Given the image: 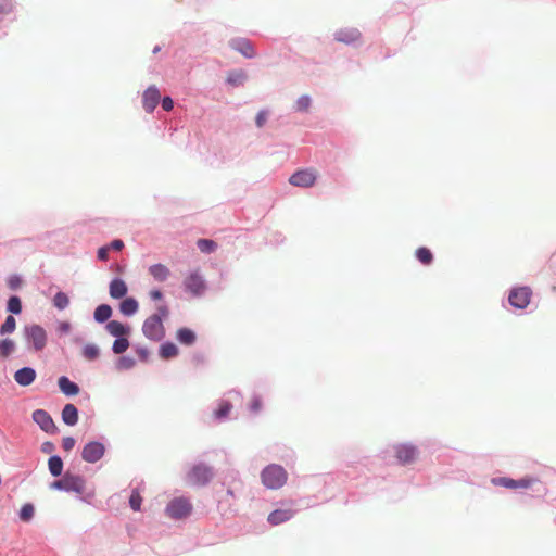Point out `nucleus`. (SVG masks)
Masks as SVG:
<instances>
[{
    "label": "nucleus",
    "mask_w": 556,
    "mask_h": 556,
    "mask_svg": "<svg viewBox=\"0 0 556 556\" xmlns=\"http://www.w3.org/2000/svg\"><path fill=\"white\" fill-rule=\"evenodd\" d=\"M58 384H59L60 390L65 395L74 396V395H77L79 393V387L75 382L71 381L65 376H62V377L59 378Z\"/></svg>",
    "instance_id": "nucleus-21"
},
{
    "label": "nucleus",
    "mask_w": 556,
    "mask_h": 556,
    "mask_svg": "<svg viewBox=\"0 0 556 556\" xmlns=\"http://www.w3.org/2000/svg\"><path fill=\"white\" fill-rule=\"evenodd\" d=\"M49 471L53 477H59L63 470V462L59 456H51L48 460Z\"/></svg>",
    "instance_id": "nucleus-28"
},
{
    "label": "nucleus",
    "mask_w": 556,
    "mask_h": 556,
    "mask_svg": "<svg viewBox=\"0 0 556 556\" xmlns=\"http://www.w3.org/2000/svg\"><path fill=\"white\" fill-rule=\"evenodd\" d=\"M53 304L59 309H64L70 304V299L64 292H58L53 298Z\"/></svg>",
    "instance_id": "nucleus-38"
},
{
    "label": "nucleus",
    "mask_w": 556,
    "mask_h": 556,
    "mask_svg": "<svg viewBox=\"0 0 556 556\" xmlns=\"http://www.w3.org/2000/svg\"><path fill=\"white\" fill-rule=\"evenodd\" d=\"M33 420L47 433H54L56 431L53 419L43 409H36L33 413Z\"/></svg>",
    "instance_id": "nucleus-12"
},
{
    "label": "nucleus",
    "mask_w": 556,
    "mask_h": 556,
    "mask_svg": "<svg viewBox=\"0 0 556 556\" xmlns=\"http://www.w3.org/2000/svg\"><path fill=\"white\" fill-rule=\"evenodd\" d=\"M59 329L60 331L62 332H68L70 329H71V325L68 323H62L60 326H59Z\"/></svg>",
    "instance_id": "nucleus-53"
},
{
    "label": "nucleus",
    "mask_w": 556,
    "mask_h": 556,
    "mask_svg": "<svg viewBox=\"0 0 556 556\" xmlns=\"http://www.w3.org/2000/svg\"><path fill=\"white\" fill-rule=\"evenodd\" d=\"M263 484L271 490L280 489L283 486L288 479V473L285 468L277 464H271L265 467L261 473Z\"/></svg>",
    "instance_id": "nucleus-1"
},
{
    "label": "nucleus",
    "mask_w": 556,
    "mask_h": 556,
    "mask_svg": "<svg viewBox=\"0 0 556 556\" xmlns=\"http://www.w3.org/2000/svg\"><path fill=\"white\" fill-rule=\"evenodd\" d=\"M418 450L413 444L401 443L394 446V455L401 465L413 464L418 458Z\"/></svg>",
    "instance_id": "nucleus-7"
},
{
    "label": "nucleus",
    "mask_w": 556,
    "mask_h": 556,
    "mask_svg": "<svg viewBox=\"0 0 556 556\" xmlns=\"http://www.w3.org/2000/svg\"><path fill=\"white\" fill-rule=\"evenodd\" d=\"M27 341L35 351H41L47 344V332L39 325H30L24 329Z\"/></svg>",
    "instance_id": "nucleus-5"
},
{
    "label": "nucleus",
    "mask_w": 556,
    "mask_h": 556,
    "mask_svg": "<svg viewBox=\"0 0 556 556\" xmlns=\"http://www.w3.org/2000/svg\"><path fill=\"white\" fill-rule=\"evenodd\" d=\"M294 515H295V510L292 507L279 508V509H275L274 511H271L268 515L267 521L271 526H278L280 523L289 521L290 519H292L294 517Z\"/></svg>",
    "instance_id": "nucleus-15"
},
{
    "label": "nucleus",
    "mask_w": 556,
    "mask_h": 556,
    "mask_svg": "<svg viewBox=\"0 0 556 556\" xmlns=\"http://www.w3.org/2000/svg\"><path fill=\"white\" fill-rule=\"evenodd\" d=\"M105 447L102 443L92 441L87 443L81 452V458L87 463H96L104 455Z\"/></svg>",
    "instance_id": "nucleus-10"
},
{
    "label": "nucleus",
    "mask_w": 556,
    "mask_h": 556,
    "mask_svg": "<svg viewBox=\"0 0 556 556\" xmlns=\"http://www.w3.org/2000/svg\"><path fill=\"white\" fill-rule=\"evenodd\" d=\"M197 245L203 253H212L217 249V243L211 239H199Z\"/></svg>",
    "instance_id": "nucleus-32"
},
{
    "label": "nucleus",
    "mask_w": 556,
    "mask_h": 556,
    "mask_svg": "<svg viewBox=\"0 0 556 556\" xmlns=\"http://www.w3.org/2000/svg\"><path fill=\"white\" fill-rule=\"evenodd\" d=\"M149 294H150V298L154 301H159L163 296V294L160 290H151Z\"/></svg>",
    "instance_id": "nucleus-50"
},
{
    "label": "nucleus",
    "mask_w": 556,
    "mask_h": 556,
    "mask_svg": "<svg viewBox=\"0 0 556 556\" xmlns=\"http://www.w3.org/2000/svg\"><path fill=\"white\" fill-rule=\"evenodd\" d=\"M213 472L210 467L205 465H195L188 472V482L192 485H205L212 479Z\"/></svg>",
    "instance_id": "nucleus-8"
},
{
    "label": "nucleus",
    "mask_w": 556,
    "mask_h": 556,
    "mask_svg": "<svg viewBox=\"0 0 556 556\" xmlns=\"http://www.w3.org/2000/svg\"><path fill=\"white\" fill-rule=\"evenodd\" d=\"M149 274L159 282H163L170 276V270L164 264H154L149 267Z\"/></svg>",
    "instance_id": "nucleus-19"
},
{
    "label": "nucleus",
    "mask_w": 556,
    "mask_h": 556,
    "mask_svg": "<svg viewBox=\"0 0 556 556\" xmlns=\"http://www.w3.org/2000/svg\"><path fill=\"white\" fill-rule=\"evenodd\" d=\"M534 482V479L532 478H522L519 480H514L510 478L502 477L497 479H493V483L496 485H501L507 489H528L530 488Z\"/></svg>",
    "instance_id": "nucleus-13"
},
{
    "label": "nucleus",
    "mask_w": 556,
    "mask_h": 556,
    "mask_svg": "<svg viewBox=\"0 0 556 556\" xmlns=\"http://www.w3.org/2000/svg\"><path fill=\"white\" fill-rule=\"evenodd\" d=\"M15 348V343L11 339H3L0 341V356L5 358L8 357Z\"/></svg>",
    "instance_id": "nucleus-34"
},
{
    "label": "nucleus",
    "mask_w": 556,
    "mask_h": 556,
    "mask_svg": "<svg viewBox=\"0 0 556 556\" xmlns=\"http://www.w3.org/2000/svg\"><path fill=\"white\" fill-rule=\"evenodd\" d=\"M141 503H142V497L140 495L139 490L138 489H134L131 491V494H130V497H129V505H130V507L135 511H138V510H140Z\"/></svg>",
    "instance_id": "nucleus-37"
},
{
    "label": "nucleus",
    "mask_w": 556,
    "mask_h": 556,
    "mask_svg": "<svg viewBox=\"0 0 556 556\" xmlns=\"http://www.w3.org/2000/svg\"><path fill=\"white\" fill-rule=\"evenodd\" d=\"M75 446V439L72 438V437H65L63 438L62 440V447L68 452L71 450H73V447Z\"/></svg>",
    "instance_id": "nucleus-44"
},
{
    "label": "nucleus",
    "mask_w": 556,
    "mask_h": 556,
    "mask_svg": "<svg viewBox=\"0 0 556 556\" xmlns=\"http://www.w3.org/2000/svg\"><path fill=\"white\" fill-rule=\"evenodd\" d=\"M160 99H161V93H160L159 89L156 87H154V86L149 87L143 92V96H142L143 109L148 113L153 112L154 109L156 108V105L159 104Z\"/></svg>",
    "instance_id": "nucleus-14"
},
{
    "label": "nucleus",
    "mask_w": 556,
    "mask_h": 556,
    "mask_svg": "<svg viewBox=\"0 0 556 556\" xmlns=\"http://www.w3.org/2000/svg\"><path fill=\"white\" fill-rule=\"evenodd\" d=\"M230 46L245 58L251 59L255 56L254 48L252 43L247 39H233L231 40Z\"/></svg>",
    "instance_id": "nucleus-18"
},
{
    "label": "nucleus",
    "mask_w": 556,
    "mask_h": 556,
    "mask_svg": "<svg viewBox=\"0 0 556 556\" xmlns=\"http://www.w3.org/2000/svg\"><path fill=\"white\" fill-rule=\"evenodd\" d=\"M106 331L114 337L121 338L129 332V329L121 321L111 320L105 326Z\"/></svg>",
    "instance_id": "nucleus-23"
},
{
    "label": "nucleus",
    "mask_w": 556,
    "mask_h": 556,
    "mask_svg": "<svg viewBox=\"0 0 556 556\" xmlns=\"http://www.w3.org/2000/svg\"><path fill=\"white\" fill-rule=\"evenodd\" d=\"M359 38L361 31L354 27L341 28L334 33V39L346 45L354 43Z\"/></svg>",
    "instance_id": "nucleus-16"
},
{
    "label": "nucleus",
    "mask_w": 556,
    "mask_h": 556,
    "mask_svg": "<svg viewBox=\"0 0 556 556\" xmlns=\"http://www.w3.org/2000/svg\"><path fill=\"white\" fill-rule=\"evenodd\" d=\"M110 250L113 249L115 251H121L124 248V242L121 239H115L109 245Z\"/></svg>",
    "instance_id": "nucleus-49"
},
{
    "label": "nucleus",
    "mask_w": 556,
    "mask_h": 556,
    "mask_svg": "<svg viewBox=\"0 0 556 556\" xmlns=\"http://www.w3.org/2000/svg\"><path fill=\"white\" fill-rule=\"evenodd\" d=\"M193 506L186 497L173 498L165 508V514L172 519H185L192 513Z\"/></svg>",
    "instance_id": "nucleus-3"
},
{
    "label": "nucleus",
    "mask_w": 556,
    "mask_h": 556,
    "mask_svg": "<svg viewBox=\"0 0 556 556\" xmlns=\"http://www.w3.org/2000/svg\"><path fill=\"white\" fill-rule=\"evenodd\" d=\"M13 0H0V14H9L13 11Z\"/></svg>",
    "instance_id": "nucleus-43"
},
{
    "label": "nucleus",
    "mask_w": 556,
    "mask_h": 556,
    "mask_svg": "<svg viewBox=\"0 0 556 556\" xmlns=\"http://www.w3.org/2000/svg\"><path fill=\"white\" fill-rule=\"evenodd\" d=\"M232 409V405L227 402V401H222L219 404H218V407L217 409L214 410V417L218 420L223 419V418H226L230 410Z\"/></svg>",
    "instance_id": "nucleus-31"
},
{
    "label": "nucleus",
    "mask_w": 556,
    "mask_h": 556,
    "mask_svg": "<svg viewBox=\"0 0 556 556\" xmlns=\"http://www.w3.org/2000/svg\"><path fill=\"white\" fill-rule=\"evenodd\" d=\"M52 446L53 445L51 443L47 442L43 444L42 451L48 453L52 450Z\"/></svg>",
    "instance_id": "nucleus-54"
},
{
    "label": "nucleus",
    "mask_w": 556,
    "mask_h": 556,
    "mask_svg": "<svg viewBox=\"0 0 556 556\" xmlns=\"http://www.w3.org/2000/svg\"><path fill=\"white\" fill-rule=\"evenodd\" d=\"M245 79L247 74L241 70L229 72L226 78L227 83L231 86H240Z\"/></svg>",
    "instance_id": "nucleus-27"
},
{
    "label": "nucleus",
    "mask_w": 556,
    "mask_h": 556,
    "mask_svg": "<svg viewBox=\"0 0 556 556\" xmlns=\"http://www.w3.org/2000/svg\"><path fill=\"white\" fill-rule=\"evenodd\" d=\"M8 311L13 314H20L22 311L21 300L17 296H11L8 301Z\"/></svg>",
    "instance_id": "nucleus-41"
},
{
    "label": "nucleus",
    "mask_w": 556,
    "mask_h": 556,
    "mask_svg": "<svg viewBox=\"0 0 556 556\" xmlns=\"http://www.w3.org/2000/svg\"><path fill=\"white\" fill-rule=\"evenodd\" d=\"M112 315V308L108 304H101L99 305L94 311V319L98 323H104Z\"/></svg>",
    "instance_id": "nucleus-26"
},
{
    "label": "nucleus",
    "mask_w": 556,
    "mask_h": 556,
    "mask_svg": "<svg viewBox=\"0 0 556 556\" xmlns=\"http://www.w3.org/2000/svg\"><path fill=\"white\" fill-rule=\"evenodd\" d=\"M109 252H110V247H108V245L101 247L98 250V258L101 261H106L109 258Z\"/></svg>",
    "instance_id": "nucleus-47"
},
{
    "label": "nucleus",
    "mask_w": 556,
    "mask_h": 556,
    "mask_svg": "<svg viewBox=\"0 0 556 556\" xmlns=\"http://www.w3.org/2000/svg\"><path fill=\"white\" fill-rule=\"evenodd\" d=\"M129 346V341L126 338H117L112 346V350L115 354L124 353Z\"/></svg>",
    "instance_id": "nucleus-39"
},
{
    "label": "nucleus",
    "mask_w": 556,
    "mask_h": 556,
    "mask_svg": "<svg viewBox=\"0 0 556 556\" xmlns=\"http://www.w3.org/2000/svg\"><path fill=\"white\" fill-rule=\"evenodd\" d=\"M415 255L417 260L424 265H429L433 261V255L431 251L425 247L418 248L415 252Z\"/></svg>",
    "instance_id": "nucleus-30"
},
{
    "label": "nucleus",
    "mask_w": 556,
    "mask_h": 556,
    "mask_svg": "<svg viewBox=\"0 0 556 556\" xmlns=\"http://www.w3.org/2000/svg\"><path fill=\"white\" fill-rule=\"evenodd\" d=\"M177 340L186 345H191L195 341V333L189 328H181L177 331Z\"/></svg>",
    "instance_id": "nucleus-25"
},
{
    "label": "nucleus",
    "mask_w": 556,
    "mask_h": 556,
    "mask_svg": "<svg viewBox=\"0 0 556 556\" xmlns=\"http://www.w3.org/2000/svg\"><path fill=\"white\" fill-rule=\"evenodd\" d=\"M177 355H178V348L174 343L166 342L161 345L160 356L162 358L168 359V358L175 357Z\"/></svg>",
    "instance_id": "nucleus-29"
},
{
    "label": "nucleus",
    "mask_w": 556,
    "mask_h": 556,
    "mask_svg": "<svg viewBox=\"0 0 556 556\" xmlns=\"http://www.w3.org/2000/svg\"><path fill=\"white\" fill-rule=\"evenodd\" d=\"M184 286L193 295H201L205 290V282L198 271L189 274L185 278Z\"/></svg>",
    "instance_id": "nucleus-11"
},
{
    "label": "nucleus",
    "mask_w": 556,
    "mask_h": 556,
    "mask_svg": "<svg viewBox=\"0 0 556 556\" xmlns=\"http://www.w3.org/2000/svg\"><path fill=\"white\" fill-rule=\"evenodd\" d=\"M143 334L154 341H160L164 337V326L160 315L148 317L142 326Z\"/></svg>",
    "instance_id": "nucleus-4"
},
{
    "label": "nucleus",
    "mask_w": 556,
    "mask_h": 556,
    "mask_svg": "<svg viewBox=\"0 0 556 556\" xmlns=\"http://www.w3.org/2000/svg\"><path fill=\"white\" fill-rule=\"evenodd\" d=\"M267 121V112L260 111L256 115L255 123L257 127H263Z\"/></svg>",
    "instance_id": "nucleus-45"
},
{
    "label": "nucleus",
    "mask_w": 556,
    "mask_h": 556,
    "mask_svg": "<svg viewBox=\"0 0 556 556\" xmlns=\"http://www.w3.org/2000/svg\"><path fill=\"white\" fill-rule=\"evenodd\" d=\"M9 285H10L11 289H15L20 286V279L16 277L11 278L9 281Z\"/></svg>",
    "instance_id": "nucleus-52"
},
{
    "label": "nucleus",
    "mask_w": 556,
    "mask_h": 556,
    "mask_svg": "<svg viewBox=\"0 0 556 556\" xmlns=\"http://www.w3.org/2000/svg\"><path fill=\"white\" fill-rule=\"evenodd\" d=\"M135 359L130 356H122L117 361L116 367L119 370H127L135 366Z\"/></svg>",
    "instance_id": "nucleus-40"
},
{
    "label": "nucleus",
    "mask_w": 556,
    "mask_h": 556,
    "mask_svg": "<svg viewBox=\"0 0 556 556\" xmlns=\"http://www.w3.org/2000/svg\"><path fill=\"white\" fill-rule=\"evenodd\" d=\"M83 355L87 361H94L100 355L99 348L96 344H86L83 349Z\"/></svg>",
    "instance_id": "nucleus-33"
},
{
    "label": "nucleus",
    "mask_w": 556,
    "mask_h": 556,
    "mask_svg": "<svg viewBox=\"0 0 556 556\" xmlns=\"http://www.w3.org/2000/svg\"><path fill=\"white\" fill-rule=\"evenodd\" d=\"M128 291L127 285L124 280L115 278L110 283V295L113 299H122Z\"/></svg>",
    "instance_id": "nucleus-20"
},
{
    "label": "nucleus",
    "mask_w": 556,
    "mask_h": 556,
    "mask_svg": "<svg viewBox=\"0 0 556 556\" xmlns=\"http://www.w3.org/2000/svg\"><path fill=\"white\" fill-rule=\"evenodd\" d=\"M34 514H35V508H34L33 504L27 503L22 506V508L20 510V518L22 521L28 522L34 517Z\"/></svg>",
    "instance_id": "nucleus-35"
},
{
    "label": "nucleus",
    "mask_w": 556,
    "mask_h": 556,
    "mask_svg": "<svg viewBox=\"0 0 556 556\" xmlns=\"http://www.w3.org/2000/svg\"><path fill=\"white\" fill-rule=\"evenodd\" d=\"M138 307V302L134 298H126L119 304V311L125 316L134 315Z\"/></svg>",
    "instance_id": "nucleus-24"
},
{
    "label": "nucleus",
    "mask_w": 556,
    "mask_h": 556,
    "mask_svg": "<svg viewBox=\"0 0 556 556\" xmlns=\"http://www.w3.org/2000/svg\"><path fill=\"white\" fill-rule=\"evenodd\" d=\"M14 379L22 387L30 386L36 379V371L31 367H24L14 374Z\"/></svg>",
    "instance_id": "nucleus-17"
},
{
    "label": "nucleus",
    "mask_w": 556,
    "mask_h": 556,
    "mask_svg": "<svg viewBox=\"0 0 556 556\" xmlns=\"http://www.w3.org/2000/svg\"><path fill=\"white\" fill-rule=\"evenodd\" d=\"M162 317H166L168 315V308L165 305H161L157 307V314Z\"/></svg>",
    "instance_id": "nucleus-51"
},
{
    "label": "nucleus",
    "mask_w": 556,
    "mask_h": 556,
    "mask_svg": "<svg viewBox=\"0 0 556 556\" xmlns=\"http://www.w3.org/2000/svg\"><path fill=\"white\" fill-rule=\"evenodd\" d=\"M317 180V170L314 168L299 169L289 178L292 186L301 188H309L315 185Z\"/></svg>",
    "instance_id": "nucleus-6"
},
{
    "label": "nucleus",
    "mask_w": 556,
    "mask_h": 556,
    "mask_svg": "<svg viewBox=\"0 0 556 556\" xmlns=\"http://www.w3.org/2000/svg\"><path fill=\"white\" fill-rule=\"evenodd\" d=\"M227 493L230 495V496H233V492L232 490H228Z\"/></svg>",
    "instance_id": "nucleus-55"
},
{
    "label": "nucleus",
    "mask_w": 556,
    "mask_h": 556,
    "mask_svg": "<svg viewBox=\"0 0 556 556\" xmlns=\"http://www.w3.org/2000/svg\"><path fill=\"white\" fill-rule=\"evenodd\" d=\"M162 108H163V110H165V111H170V110H173V108H174V101L172 100V98H170V97H165V98H163V100H162Z\"/></svg>",
    "instance_id": "nucleus-48"
},
{
    "label": "nucleus",
    "mask_w": 556,
    "mask_h": 556,
    "mask_svg": "<svg viewBox=\"0 0 556 556\" xmlns=\"http://www.w3.org/2000/svg\"><path fill=\"white\" fill-rule=\"evenodd\" d=\"M311 106V98L308 96H301L295 104L298 111L305 112Z\"/></svg>",
    "instance_id": "nucleus-42"
},
{
    "label": "nucleus",
    "mask_w": 556,
    "mask_h": 556,
    "mask_svg": "<svg viewBox=\"0 0 556 556\" xmlns=\"http://www.w3.org/2000/svg\"><path fill=\"white\" fill-rule=\"evenodd\" d=\"M15 328H16V320L13 316L10 315L5 318L4 323L0 327V333L2 336L7 334V333H11L15 330Z\"/></svg>",
    "instance_id": "nucleus-36"
},
{
    "label": "nucleus",
    "mask_w": 556,
    "mask_h": 556,
    "mask_svg": "<svg viewBox=\"0 0 556 556\" xmlns=\"http://www.w3.org/2000/svg\"><path fill=\"white\" fill-rule=\"evenodd\" d=\"M62 420L68 426H74L78 421V410L75 405L66 404L62 410Z\"/></svg>",
    "instance_id": "nucleus-22"
},
{
    "label": "nucleus",
    "mask_w": 556,
    "mask_h": 556,
    "mask_svg": "<svg viewBox=\"0 0 556 556\" xmlns=\"http://www.w3.org/2000/svg\"><path fill=\"white\" fill-rule=\"evenodd\" d=\"M50 488L83 494L86 488V482L80 476L66 472L60 480L53 481Z\"/></svg>",
    "instance_id": "nucleus-2"
},
{
    "label": "nucleus",
    "mask_w": 556,
    "mask_h": 556,
    "mask_svg": "<svg viewBox=\"0 0 556 556\" xmlns=\"http://www.w3.org/2000/svg\"><path fill=\"white\" fill-rule=\"evenodd\" d=\"M532 292L528 287L515 288L510 291L508 301L516 308H526L531 299Z\"/></svg>",
    "instance_id": "nucleus-9"
},
{
    "label": "nucleus",
    "mask_w": 556,
    "mask_h": 556,
    "mask_svg": "<svg viewBox=\"0 0 556 556\" xmlns=\"http://www.w3.org/2000/svg\"><path fill=\"white\" fill-rule=\"evenodd\" d=\"M262 408V401L260 397H253L250 402V409L257 413Z\"/></svg>",
    "instance_id": "nucleus-46"
}]
</instances>
